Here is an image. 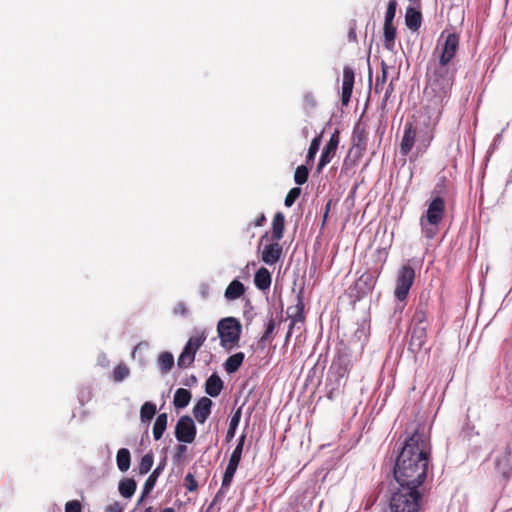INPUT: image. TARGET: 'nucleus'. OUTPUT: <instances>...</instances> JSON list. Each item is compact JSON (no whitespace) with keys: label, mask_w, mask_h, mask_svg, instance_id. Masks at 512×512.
<instances>
[{"label":"nucleus","mask_w":512,"mask_h":512,"mask_svg":"<svg viewBox=\"0 0 512 512\" xmlns=\"http://www.w3.org/2000/svg\"><path fill=\"white\" fill-rule=\"evenodd\" d=\"M206 339L207 335L205 331L196 332L194 335H192L187 341L183 351L179 355L177 365L180 368L190 367L195 360L197 351L201 348Z\"/></svg>","instance_id":"423d86ee"},{"label":"nucleus","mask_w":512,"mask_h":512,"mask_svg":"<svg viewBox=\"0 0 512 512\" xmlns=\"http://www.w3.org/2000/svg\"><path fill=\"white\" fill-rule=\"evenodd\" d=\"M459 44V34L443 30L427 65L423 94L428 107L435 110L438 117L451 96L457 73L454 60Z\"/></svg>","instance_id":"f257e3e1"},{"label":"nucleus","mask_w":512,"mask_h":512,"mask_svg":"<svg viewBox=\"0 0 512 512\" xmlns=\"http://www.w3.org/2000/svg\"><path fill=\"white\" fill-rule=\"evenodd\" d=\"M383 34L384 47L388 50H392L396 38V27L393 25V23H384Z\"/></svg>","instance_id":"bb28decb"},{"label":"nucleus","mask_w":512,"mask_h":512,"mask_svg":"<svg viewBox=\"0 0 512 512\" xmlns=\"http://www.w3.org/2000/svg\"><path fill=\"white\" fill-rule=\"evenodd\" d=\"M304 307L303 296L299 293L296 297L295 305L289 306L286 312L287 317L291 320L290 330H293L297 323L303 324L305 322Z\"/></svg>","instance_id":"f8f14e48"},{"label":"nucleus","mask_w":512,"mask_h":512,"mask_svg":"<svg viewBox=\"0 0 512 512\" xmlns=\"http://www.w3.org/2000/svg\"><path fill=\"white\" fill-rule=\"evenodd\" d=\"M428 325H412L409 348L413 352L420 351L427 341Z\"/></svg>","instance_id":"ddd939ff"},{"label":"nucleus","mask_w":512,"mask_h":512,"mask_svg":"<svg viewBox=\"0 0 512 512\" xmlns=\"http://www.w3.org/2000/svg\"><path fill=\"white\" fill-rule=\"evenodd\" d=\"M291 334H292V330H290V328L288 329V332L286 334V337H285V342H288L290 337H291Z\"/></svg>","instance_id":"6e6d98bb"},{"label":"nucleus","mask_w":512,"mask_h":512,"mask_svg":"<svg viewBox=\"0 0 512 512\" xmlns=\"http://www.w3.org/2000/svg\"><path fill=\"white\" fill-rule=\"evenodd\" d=\"M385 89V93H384V96H383V99H382V102H381V109L384 110L386 105H387V102L389 101L391 95L393 94L394 92V80L392 79L390 81V83L388 84V86Z\"/></svg>","instance_id":"c03bdc74"},{"label":"nucleus","mask_w":512,"mask_h":512,"mask_svg":"<svg viewBox=\"0 0 512 512\" xmlns=\"http://www.w3.org/2000/svg\"><path fill=\"white\" fill-rule=\"evenodd\" d=\"M82 504L79 500H70L65 504V512H82Z\"/></svg>","instance_id":"a18cd8bd"},{"label":"nucleus","mask_w":512,"mask_h":512,"mask_svg":"<svg viewBox=\"0 0 512 512\" xmlns=\"http://www.w3.org/2000/svg\"><path fill=\"white\" fill-rule=\"evenodd\" d=\"M117 467L121 472H126L131 465V455L128 449L121 448L116 455Z\"/></svg>","instance_id":"cd10ccee"},{"label":"nucleus","mask_w":512,"mask_h":512,"mask_svg":"<svg viewBox=\"0 0 512 512\" xmlns=\"http://www.w3.org/2000/svg\"><path fill=\"white\" fill-rule=\"evenodd\" d=\"M339 139L340 133L338 130H335L321 153V157L317 165L318 172H320L323 169V167L330 163L332 158L335 156L339 144Z\"/></svg>","instance_id":"9b49d317"},{"label":"nucleus","mask_w":512,"mask_h":512,"mask_svg":"<svg viewBox=\"0 0 512 512\" xmlns=\"http://www.w3.org/2000/svg\"><path fill=\"white\" fill-rule=\"evenodd\" d=\"M309 177V170L306 166L300 165L294 172V181L298 185H303L307 182Z\"/></svg>","instance_id":"e433bc0d"},{"label":"nucleus","mask_w":512,"mask_h":512,"mask_svg":"<svg viewBox=\"0 0 512 512\" xmlns=\"http://www.w3.org/2000/svg\"><path fill=\"white\" fill-rule=\"evenodd\" d=\"M197 434L196 425L188 415L181 416L175 426V437L179 442L192 443Z\"/></svg>","instance_id":"1a4fd4ad"},{"label":"nucleus","mask_w":512,"mask_h":512,"mask_svg":"<svg viewBox=\"0 0 512 512\" xmlns=\"http://www.w3.org/2000/svg\"><path fill=\"white\" fill-rule=\"evenodd\" d=\"M245 439H246V435H244V434L239 437L238 443H237L236 447L234 448L229 461H232V462H235L238 464L240 463L242 452H243V447L245 444Z\"/></svg>","instance_id":"c9c22d12"},{"label":"nucleus","mask_w":512,"mask_h":512,"mask_svg":"<svg viewBox=\"0 0 512 512\" xmlns=\"http://www.w3.org/2000/svg\"><path fill=\"white\" fill-rule=\"evenodd\" d=\"M415 280V270L410 264L401 266L397 273L394 296L399 301L406 300Z\"/></svg>","instance_id":"0eeeda50"},{"label":"nucleus","mask_w":512,"mask_h":512,"mask_svg":"<svg viewBox=\"0 0 512 512\" xmlns=\"http://www.w3.org/2000/svg\"><path fill=\"white\" fill-rule=\"evenodd\" d=\"M422 494L415 486H399L390 498L391 512H419Z\"/></svg>","instance_id":"20e7f679"},{"label":"nucleus","mask_w":512,"mask_h":512,"mask_svg":"<svg viewBox=\"0 0 512 512\" xmlns=\"http://www.w3.org/2000/svg\"><path fill=\"white\" fill-rule=\"evenodd\" d=\"M285 216L282 212H277L272 220L271 240L279 242L284 235Z\"/></svg>","instance_id":"a211bd4d"},{"label":"nucleus","mask_w":512,"mask_h":512,"mask_svg":"<svg viewBox=\"0 0 512 512\" xmlns=\"http://www.w3.org/2000/svg\"><path fill=\"white\" fill-rule=\"evenodd\" d=\"M119 492L124 498H131L136 491L137 484L133 478H125L119 483Z\"/></svg>","instance_id":"c85d7f7f"},{"label":"nucleus","mask_w":512,"mask_h":512,"mask_svg":"<svg viewBox=\"0 0 512 512\" xmlns=\"http://www.w3.org/2000/svg\"><path fill=\"white\" fill-rule=\"evenodd\" d=\"M223 389V381L217 374H212L205 383V392L211 397L220 395Z\"/></svg>","instance_id":"aec40b11"},{"label":"nucleus","mask_w":512,"mask_h":512,"mask_svg":"<svg viewBox=\"0 0 512 512\" xmlns=\"http://www.w3.org/2000/svg\"><path fill=\"white\" fill-rule=\"evenodd\" d=\"M275 329V321L273 318H271L267 324V327H266V330L264 332V334L262 335L261 337V340L262 341H267L270 339L271 337V334L273 333Z\"/></svg>","instance_id":"49530a36"},{"label":"nucleus","mask_w":512,"mask_h":512,"mask_svg":"<svg viewBox=\"0 0 512 512\" xmlns=\"http://www.w3.org/2000/svg\"><path fill=\"white\" fill-rule=\"evenodd\" d=\"M265 221H266V217H265V215L262 213V214H260V215H259V216L254 220L253 224H254V226H255V227H261V226H263V225H264Z\"/></svg>","instance_id":"3c124183"},{"label":"nucleus","mask_w":512,"mask_h":512,"mask_svg":"<svg viewBox=\"0 0 512 512\" xmlns=\"http://www.w3.org/2000/svg\"><path fill=\"white\" fill-rule=\"evenodd\" d=\"M168 423V416L166 413H161L157 416L153 425V437L155 440H160L166 430Z\"/></svg>","instance_id":"a878e982"},{"label":"nucleus","mask_w":512,"mask_h":512,"mask_svg":"<svg viewBox=\"0 0 512 512\" xmlns=\"http://www.w3.org/2000/svg\"><path fill=\"white\" fill-rule=\"evenodd\" d=\"M348 40L350 42H357V34H356V21L352 20L349 23V31H348Z\"/></svg>","instance_id":"de8ad7c7"},{"label":"nucleus","mask_w":512,"mask_h":512,"mask_svg":"<svg viewBox=\"0 0 512 512\" xmlns=\"http://www.w3.org/2000/svg\"><path fill=\"white\" fill-rule=\"evenodd\" d=\"M233 477H234L233 475L224 472L221 488L217 492V494L214 498V502L217 501L224 494L225 490H227L230 487Z\"/></svg>","instance_id":"ea45409f"},{"label":"nucleus","mask_w":512,"mask_h":512,"mask_svg":"<svg viewBox=\"0 0 512 512\" xmlns=\"http://www.w3.org/2000/svg\"><path fill=\"white\" fill-rule=\"evenodd\" d=\"M200 293H201L202 297L206 298L208 296V294H209V287H208V285H202Z\"/></svg>","instance_id":"864d4df0"},{"label":"nucleus","mask_w":512,"mask_h":512,"mask_svg":"<svg viewBox=\"0 0 512 512\" xmlns=\"http://www.w3.org/2000/svg\"><path fill=\"white\" fill-rule=\"evenodd\" d=\"M327 218H328V215H326V213L324 212L323 221H322L323 226L325 225Z\"/></svg>","instance_id":"bf43d9fd"},{"label":"nucleus","mask_w":512,"mask_h":512,"mask_svg":"<svg viewBox=\"0 0 512 512\" xmlns=\"http://www.w3.org/2000/svg\"><path fill=\"white\" fill-rule=\"evenodd\" d=\"M417 128L412 123H406L404 126L403 137L400 143V154L407 156L416 141Z\"/></svg>","instance_id":"4468645a"},{"label":"nucleus","mask_w":512,"mask_h":512,"mask_svg":"<svg viewBox=\"0 0 512 512\" xmlns=\"http://www.w3.org/2000/svg\"><path fill=\"white\" fill-rule=\"evenodd\" d=\"M283 253V248L279 242L273 241V243L264 245L261 251V260L267 265L276 264Z\"/></svg>","instance_id":"2eb2a0df"},{"label":"nucleus","mask_w":512,"mask_h":512,"mask_svg":"<svg viewBox=\"0 0 512 512\" xmlns=\"http://www.w3.org/2000/svg\"><path fill=\"white\" fill-rule=\"evenodd\" d=\"M245 293V286L239 280H233L225 290V298L229 301L239 299Z\"/></svg>","instance_id":"412c9836"},{"label":"nucleus","mask_w":512,"mask_h":512,"mask_svg":"<svg viewBox=\"0 0 512 512\" xmlns=\"http://www.w3.org/2000/svg\"><path fill=\"white\" fill-rule=\"evenodd\" d=\"M396 7H397V1L396 0H390L387 5V10L385 13V20L384 23H393V20L396 15Z\"/></svg>","instance_id":"a19ab883"},{"label":"nucleus","mask_w":512,"mask_h":512,"mask_svg":"<svg viewBox=\"0 0 512 512\" xmlns=\"http://www.w3.org/2000/svg\"><path fill=\"white\" fill-rule=\"evenodd\" d=\"M429 308L428 304L426 302H420L414 311L413 317H412V325H428L427 318H428Z\"/></svg>","instance_id":"4be33fe9"},{"label":"nucleus","mask_w":512,"mask_h":512,"mask_svg":"<svg viewBox=\"0 0 512 512\" xmlns=\"http://www.w3.org/2000/svg\"><path fill=\"white\" fill-rule=\"evenodd\" d=\"M212 400L208 397L200 398L193 407V415L198 423L203 424L211 414Z\"/></svg>","instance_id":"f3484780"},{"label":"nucleus","mask_w":512,"mask_h":512,"mask_svg":"<svg viewBox=\"0 0 512 512\" xmlns=\"http://www.w3.org/2000/svg\"><path fill=\"white\" fill-rule=\"evenodd\" d=\"M153 463H154L153 454L152 453L145 454L141 458V461L139 463V474L140 475L147 474L151 470Z\"/></svg>","instance_id":"f704fd0d"},{"label":"nucleus","mask_w":512,"mask_h":512,"mask_svg":"<svg viewBox=\"0 0 512 512\" xmlns=\"http://www.w3.org/2000/svg\"><path fill=\"white\" fill-rule=\"evenodd\" d=\"M350 369V361L344 356H339L337 360L332 363L330 375L334 377L335 387L327 393L328 399H334L335 391L341 386L342 379L348 376Z\"/></svg>","instance_id":"6e6552de"},{"label":"nucleus","mask_w":512,"mask_h":512,"mask_svg":"<svg viewBox=\"0 0 512 512\" xmlns=\"http://www.w3.org/2000/svg\"><path fill=\"white\" fill-rule=\"evenodd\" d=\"M162 469H163V466L158 465L157 468H155L154 471L147 478V480L145 481L144 487H143L140 501H142L152 491V489L154 488V486L156 484V480H157L158 476L160 475Z\"/></svg>","instance_id":"c756f323"},{"label":"nucleus","mask_w":512,"mask_h":512,"mask_svg":"<svg viewBox=\"0 0 512 512\" xmlns=\"http://www.w3.org/2000/svg\"><path fill=\"white\" fill-rule=\"evenodd\" d=\"M300 194H301V188H299V187L292 188L285 197V200H284L285 206L291 207L295 203V201L299 198Z\"/></svg>","instance_id":"79ce46f5"},{"label":"nucleus","mask_w":512,"mask_h":512,"mask_svg":"<svg viewBox=\"0 0 512 512\" xmlns=\"http://www.w3.org/2000/svg\"><path fill=\"white\" fill-rule=\"evenodd\" d=\"M267 236H268V235H267V233H265V234L261 237V241H260V242H262L264 239H266V238H267Z\"/></svg>","instance_id":"052dcab7"},{"label":"nucleus","mask_w":512,"mask_h":512,"mask_svg":"<svg viewBox=\"0 0 512 512\" xmlns=\"http://www.w3.org/2000/svg\"><path fill=\"white\" fill-rule=\"evenodd\" d=\"M322 141V134L316 136L310 143L308 153H307V162L313 161L315 156L319 150L320 144Z\"/></svg>","instance_id":"4c0bfd02"},{"label":"nucleus","mask_w":512,"mask_h":512,"mask_svg":"<svg viewBox=\"0 0 512 512\" xmlns=\"http://www.w3.org/2000/svg\"><path fill=\"white\" fill-rule=\"evenodd\" d=\"M245 355L243 352H237L227 358V360L224 363V369L227 373L232 374L239 370L241 367L243 361H244Z\"/></svg>","instance_id":"5701e85b"},{"label":"nucleus","mask_w":512,"mask_h":512,"mask_svg":"<svg viewBox=\"0 0 512 512\" xmlns=\"http://www.w3.org/2000/svg\"><path fill=\"white\" fill-rule=\"evenodd\" d=\"M117 512H122V509L117 506Z\"/></svg>","instance_id":"680f3d73"},{"label":"nucleus","mask_w":512,"mask_h":512,"mask_svg":"<svg viewBox=\"0 0 512 512\" xmlns=\"http://www.w3.org/2000/svg\"><path fill=\"white\" fill-rule=\"evenodd\" d=\"M413 3L419 2L420 0H410Z\"/></svg>","instance_id":"e2e57ef3"},{"label":"nucleus","mask_w":512,"mask_h":512,"mask_svg":"<svg viewBox=\"0 0 512 512\" xmlns=\"http://www.w3.org/2000/svg\"><path fill=\"white\" fill-rule=\"evenodd\" d=\"M272 276L269 270L265 267H260L254 275V284L261 290H268L271 286Z\"/></svg>","instance_id":"6ab92c4d"},{"label":"nucleus","mask_w":512,"mask_h":512,"mask_svg":"<svg viewBox=\"0 0 512 512\" xmlns=\"http://www.w3.org/2000/svg\"><path fill=\"white\" fill-rule=\"evenodd\" d=\"M238 465H239L238 463L229 461L228 465H227V467L225 469V472L234 476L235 473H236V470L238 468Z\"/></svg>","instance_id":"8fccbe9b"},{"label":"nucleus","mask_w":512,"mask_h":512,"mask_svg":"<svg viewBox=\"0 0 512 512\" xmlns=\"http://www.w3.org/2000/svg\"><path fill=\"white\" fill-rule=\"evenodd\" d=\"M303 101H304L306 107L312 108V107L316 106L315 96L311 92H308L304 95Z\"/></svg>","instance_id":"09e8293b"},{"label":"nucleus","mask_w":512,"mask_h":512,"mask_svg":"<svg viewBox=\"0 0 512 512\" xmlns=\"http://www.w3.org/2000/svg\"><path fill=\"white\" fill-rule=\"evenodd\" d=\"M192 394L188 389L178 388L174 394L173 405L176 409H183L191 401Z\"/></svg>","instance_id":"b1692460"},{"label":"nucleus","mask_w":512,"mask_h":512,"mask_svg":"<svg viewBox=\"0 0 512 512\" xmlns=\"http://www.w3.org/2000/svg\"><path fill=\"white\" fill-rule=\"evenodd\" d=\"M186 446L185 445H178L176 448L175 457L179 460L182 455L186 452Z\"/></svg>","instance_id":"603ef678"},{"label":"nucleus","mask_w":512,"mask_h":512,"mask_svg":"<svg viewBox=\"0 0 512 512\" xmlns=\"http://www.w3.org/2000/svg\"><path fill=\"white\" fill-rule=\"evenodd\" d=\"M405 22L409 29H411V30L419 29V27L421 26V22H422V15H421L420 11H418L412 7L407 8L406 15H405Z\"/></svg>","instance_id":"393cba45"},{"label":"nucleus","mask_w":512,"mask_h":512,"mask_svg":"<svg viewBox=\"0 0 512 512\" xmlns=\"http://www.w3.org/2000/svg\"><path fill=\"white\" fill-rule=\"evenodd\" d=\"M162 512H175V510L171 507H167Z\"/></svg>","instance_id":"13d9d810"},{"label":"nucleus","mask_w":512,"mask_h":512,"mask_svg":"<svg viewBox=\"0 0 512 512\" xmlns=\"http://www.w3.org/2000/svg\"><path fill=\"white\" fill-rule=\"evenodd\" d=\"M185 487L189 492H194L198 489V483L192 473H188L185 478Z\"/></svg>","instance_id":"37998d69"},{"label":"nucleus","mask_w":512,"mask_h":512,"mask_svg":"<svg viewBox=\"0 0 512 512\" xmlns=\"http://www.w3.org/2000/svg\"><path fill=\"white\" fill-rule=\"evenodd\" d=\"M430 455V438L424 429H416L405 440L395 462L393 473L399 486L420 488L427 477Z\"/></svg>","instance_id":"f03ea898"},{"label":"nucleus","mask_w":512,"mask_h":512,"mask_svg":"<svg viewBox=\"0 0 512 512\" xmlns=\"http://www.w3.org/2000/svg\"><path fill=\"white\" fill-rule=\"evenodd\" d=\"M432 138H433V136H432V135H431V136H428V138H427V143L424 145V147H425V148H427V147L429 146V144H430V142H431Z\"/></svg>","instance_id":"4d7b16f0"},{"label":"nucleus","mask_w":512,"mask_h":512,"mask_svg":"<svg viewBox=\"0 0 512 512\" xmlns=\"http://www.w3.org/2000/svg\"><path fill=\"white\" fill-rule=\"evenodd\" d=\"M241 419V408L237 409L230 419L229 428L226 434V440L230 441L235 436V431Z\"/></svg>","instance_id":"72a5a7b5"},{"label":"nucleus","mask_w":512,"mask_h":512,"mask_svg":"<svg viewBox=\"0 0 512 512\" xmlns=\"http://www.w3.org/2000/svg\"><path fill=\"white\" fill-rule=\"evenodd\" d=\"M129 373L130 370L125 364H119L113 370V379L116 382H121L128 377Z\"/></svg>","instance_id":"58836bf2"},{"label":"nucleus","mask_w":512,"mask_h":512,"mask_svg":"<svg viewBox=\"0 0 512 512\" xmlns=\"http://www.w3.org/2000/svg\"><path fill=\"white\" fill-rule=\"evenodd\" d=\"M241 329L240 322L233 317L220 320L217 331L222 347L232 349L237 346L240 340Z\"/></svg>","instance_id":"39448f33"},{"label":"nucleus","mask_w":512,"mask_h":512,"mask_svg":"<svg viewBox=\"0 0 512 512\" xmlns=\"http://www.w3.org/2000/svg\"><path fill=\"white\" fill-rule=\"evenodd\" d=\"M156 405L152 402H145L140 409V419L143 423H148L156 414Z\"/></svg>","instance_id":"2f4dec72"},{"label":"nucleus","mask_w":512,"mask_h":512,"mask_svg":"<svg viewBox=\"0 0 512 512\" xmlns=\"http://www.w3.org/2000/svg\"><path fill=\"white\" fill-rule=\"evenodd\" d=\"M368 132L365 127L356 125L352 134V146L349 149L345 163L350 157H354V160H358L364 153L367 147Z\"/></svg>","instance_id":"9d476101"},{"label":"nucleus","mask_w":512,"mask_h":512,"mask_svg":"<svg viewBox=\"0 0 512 512\" xmlns=\"http://www.w3.org/2000/svg\"><path fill=\"white\" fill-rule=\"evenodd\" d=\"M355 73L351 67H345L343 69V80H342V95L341 102L343 105H348L351 95L353 92Z\"/></svg>","instance_id":"dca6fc26"},{"label":"nucleus","mask_w":512,"mask_h":512,"mask_svg":"<svg viewBox=\"0 0 512 512\" xmlns=\"http://www.w3.org/2000/svg\"><path fill=\"white\" fill-rule=\"evenodd\" d=\"M387 77H388V66L386 65V63L382 62L381 63V74L377 75L376 80H375V86H374L375 94H380L384 90L385 84L387 82Z\"/></svg>","instance_id":"7c9ffc66"},{"label":"nucleus","mask_w":512,"mask_h":512,"mask_svg":"<svg viewBox=\"0 0 512 512\" xmlns=\"http://www.w3.org/2000/svg\"><path fill=\"white\" fill-rule=\"evenodd\" d=\"M438 187L439 185L433 190L427 210L419 220L422 234L426 239H433L439 233V226L446 214V202L441 196L442 190H437Z\"/></svg>","instance_id":"7ed1b4c3"},{"label":"nucleus","mask_w":512,"mask_h":512,"mask_svg":"<svg viewBox=\"0 0 512 512\" xmlns=\"http://www.w3.org/2000/svg\"><path fill=\"white\" fill-rule=\"evenodd\" d=\"M158 364L163 373H168L174 365V357L170 352H162L158 357Z\"/></svg>","instance_id":"473e14b6"},{"label":"nucleus","mask_w":512,"mask_h":512,"mask_svg":"<svg viewBox=\"0 0 512 512\" xmlns=\"http://www.w3.org/2000/svg\"><path fill=\"white\" fill-rule=\"evenodd\" d=\"M331 205H332V200L330 199V200L327 201V203L325 205V211L324 212L326 213V215L329 214L330 209H331Z\"/></svg>","instance_id":"5fc2aeb1"}]
</instances>
